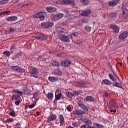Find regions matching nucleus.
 <instances>
[{
	"mask_svg": "<svg viewBox=\"0 0 128 128\" xmlns=\"http://www.w3.org/2000/svg\"><path fill=\"white\" fill-rule=\"evenodd\" d=\"M90 14H92V11H90V10L88 9L84 10H82L81 16H88Z\"/></svg>",
	"mask_w": 128,
	"mask_h": 128,
	"instance_id": "4468645a",
	"label": "nucleus"
},
{
	"mask_svg": "<svg viewBox=\"0 0 128 128\" xmlns=\"http://www.w3.org/2000/svg\"><path fill=\"white\" fill-rule=\"evenodd\" d=\"M51 18L52 20L56 21V20H58V16L56 14H52L51 16Z\"/></svg>",
	"mask_w": 128,
	"mask_h": 128,
	"instance_id": "c756f323",
	"label": "nucleus"
},
{
	"mask_svg": "<svg viewBox=\"0 0 128 128\" xmlns=\"http://www.w3.org/2000/svg\"><path fill=\"white\" fill-rule=\"evenodd\" d=\"M21 56L22 55H20V54H16L15 55L12 56V59L13 60H16L18 58H20Z\"/></svg>",
	"mask_w": 128,
	"mask_h": 128,
	"instance_id": "b1692460",
	"label": "nucleus"
},
{
	"mask_svg": "<svg viewBox=\"0 0 128 128\" xmlns=\"http://www.w3.org/2000/svg\"><path fill=\"white\" fill-rule=\"evenodd\" d=\"M80 108L84 110V111L81 112V114H84L85 113V112H88V108L86 106V105H84V104H81Z\"/></svg>",
	"mask_w": 128,
	"mask_h": 128,
	"instance_id": "6ab92c4d",
	"label": "nucleus"
},
{
	"mask_svg": "<svg viewBox=\"0 0 128 128\" xmlns=\"http://www.w3.org/2000/svg\"><path fill=\"white\" fill-rule=\"evenodd\" d=\"M114 86H117V88H120V84L116 82V84H112Z\"/></svg>",
	"mask_w": 128,
	"mask_h": 128,
	"instance_id": "3c124183",
	"label": "nucleus"
},
{
	"mask_svg": "<svg viewBox=\"0 0 128 128\" xmlns=\"http://www.w3.org/2000/svg\"><path fill=\"white\" fill-rule=\"evenodd\" d=\"M128 36V32H124L119 36L120 40H124Z\"/></svg>",
	"mask_w": 128,
	"mask_h": 128,
	"instance_id": "a211bd4d",
	"label": "nucleus"
},
{
	"mask_svg": "<svg viewBox=\"0 0 128 128\" xmlns=\"http://www.w3.org/2000/svg\"><path fill=\"white\" fill-rule=\"evenodd\" d=\"M82 2L84 4V6H86L88 4V0H81Z\"/></svg>",
	"mask_w": 128,
	"mask_h": 128,
	"instance_id": "49530a36",
	"label": "nucleus"
},
{
	"mask_svg": "<svg viewBox=\"0 0 128 128\" xmlns=\"http://www.w3.org/2000/svg\"><path fill=\"white\" fill-rule=\"evenodd\" d=\"M52 26H54V23L52 22H44L41 24L42 28H52Z\"/></svg>",
	"mask_w": 128,
	"mask_h": 128,
	"instance_id": "0eeeda50",
	"label": "nucleus"
},
{
	"mask_svg": "<svg viewBox=\"0 0 128 128\" xmlns=\"http://www.w3.org/2000/svg\"><path fill=\"white\" fill-rule=\"evenodd\" d=\"M110 16L111 18H116V12L111 13L110 14Z\"/></svg>",
	"mask_w": 128,
	"mask_h": 128,
	"instance_id": "09e8293b",
	"label": "nucleus"
},
{
	"mask_svg": "<svg viewBox=\"0 0 128 128\" xmlns=\"http://www.w3.org/2000/svg\"><path fill=\"white\" fill-rule=\"evenodd\" d=\"M16 20H18V17L16 16H11L6 18V20H7V22H16Z\"/></svg>",
	"mask_w": 128,
	"mask_h": 128,
	"instance_id": "2eb2a0df",
	"label": "nucleus"
},
{
	"mask_svg": "<svg viewBox=\"0 0 128 128\" xmlns=\"http://www.w3.org/2000/svg\"><path fill=\"white\" fill-rule=\"evenodd\" d=\"M55 98L56 100H60V98H62V93H59L58 94H56Z\"/></svg>",
	"mask_w": 128,
	"mask_h": 128,
	"instance_id": "7c9ffc66",
	"label": "nucleus"
},
{
	"mask_svg": "<svg viewBox=\"0 0 128 128\" xmlns=\"http://www.w3.org/2000/svg\"><path fill=\"white\" fill-rule=\"evenodd\" d=\"M46 96H47L48 100H52V96H53L52 93L48 92V94H47Z\"/></svg>",
	"mask_w": 128,
	"mask_h": 128,
	"instance_id": "c85d7f7f",
	"label": "nucleus"
},
{
	"mask_svg": "<svg viewBox=\"0 0 128 128\" xmlns=\"http://www.w3.org/2000/svg\"><path fill=\"white\" fill-rule=\"evenodd\" d=\"M66 96H67L68 98H72L74 96V94L70 92H66Z\"/></svg>",
	"mask_w": 128,
	"mask_h": 128,
	"instance_id": "a878e982",
	"label": "nucleus"
},
{
	"mask_svg": "<svg viewBox=\"0 0 128 128\" xmlns=\"http://www.w3.org/2000/svg\"><path fill=\"white\" fill-rule=\"evenodd\" d=\"M13 92L17 94H13L11 97L12 100H18V98H20L21 96H22V92L20 90L18 89L14 88L12 90Z\"/></svg>",
	"mask_w": 128,
	"mask_h": 128,
	"instance_id": "f03ea898",
	"label": "nucleus"
},
{
	"mask_svg": "<svg viewBox=\"0 0 128 128\" xmlns=\"http://www.w3.org/2000/svg\"><path fill=\"white\" fill-rule=\"evenodd\" d=\"M66 110L68 112H72V108H70V106H66Z\"/></svg>",
	"mask_w": 128,
	"mask_h": 128,
	"instance_id": "603ef678",
	"label": "nucleus"
},
{
	"mask_svg": "<svg viewBox=\"0 0 128 128\" xmlns=\"http://www.w3.org/2000/svg\"><path fill=\"white\" fill-rule=\"evenodd\" d=\"M24 94H27V96H28L30 94V89L26 88L24 90Z\"/></svg>",
	"mask_w": 128,
	"mask_h": 128,
	"instance_id": "72a5a7b5",
	"label": "nucleus"
},
{
	"mask_svg": "<svg viewBox=\"0 0 128 128\" xmlns=\"http://www.w3.org/2000/svg\"><path fill=\"white\" fill-rule=\"evenodd\" d=\"M28 3H27L26 4H23L22 6V8H24V6H28Z\"/></svg>",
	"mask_w": 128,
	"mask_h": 128,
	"instance_id": "69168bd1",
	"label": "nucleus"
},
{
	"mask_svg": "<svg viewBox=\"0 0 128 128\" xmlns=\"http://www.w3.org/2000/svg\"><path fill=\"white\" fill-rule=\"evenodd\" d=\"M33 18H39L40 20H44V12H39L36 13L33 15Z\"/></svg>",
	"mask_w": 128,
	"mask_h": 128,
	"instance_id": "423d86ee",
	"label": "nucleus"
},
{
	"mask_svg": "<svg viewBox=\"0 0 128 128\" xmlns=\"http://www.w3.org/2000/svg\"><path fill=\"white\" fill-rule=\"evenodd\" d=\"M14 28H10L8 30V34H13V32H14Z\"/></svg>",
	"mask_w": 128,
	"mask_h": 128,
	"instance_id": "473e14b6",
	"label": "nucleus"
},
{
	"mask_svg": "<svg viewBox=\"0 0 128 128\" xmlns=\"http://www.w3.org/2000/svg\"><path fill=\"white\" fill-rule=\"evenodd\" d=\"M54 74L56 76H60V74H62V72L58 70H55Z\"/></svg>",
	"mask_w": 128,
	"mask_h": 128,
	"instance_id": "a19ab883",
	"label": "nucleus"
},
{
	"mask_svg": "<svg viewBox=\"0 0 128 128\" xmlns=\"http://www.w3.org/2000/svg\"><path fill=\"white\" fill-rule=\"evenodd\" d=\"M3 54H6V56L7 57H8V56H10V51L6 50V51H4V52H3Z\"/></svg>",
	"mask_w": 128,
	"mask_h": 128,
	"instance_id": "4c0bfd02",
	"label": "nucleus"
},
{
	"mask_svg": "<svg viewBox=\"0 0 128 128\" xmlns=\"http://www.w3.org/2000/svg\"><path fill=\"white\" fill-rule=\"evenodd\" d=\"M122 8H124L122 11V16L126 20H128V4H125L122 6Z\"/></svg>",
	"mask_w": 128,
	"mask_h": 128,
	"instance_id": "20e7f679",
	"label": "nucleus"
},
{
	"mask_svg": "<svg viewBox=\"0 0 128 128\" xmlns=\"http://www.w3.org/2000/svg\"><path fill=\"white\" fill-rule=\"evenodd\" d=\"M82 120V122H86V124H87L88 125H82V126H81V128H88V126H90V124H92V121H90V120H86V118L83 119V120Z\"/></svg>",
	"mask_w": 128,
	"mask_h": 128,
	"instance_id": "6e6552de",
	"label": "nucleus"
},
{
	"mask_svg": "<svg viewBox=\"0 0 128 128\" xmlns=\"http://www.w3.org/2000/svg\"><path fill=\"white\" fill-rule=\"evenodd\" d=\"M46 10L48 12H56L58 10V9L56 7L53 6L46 7Z\"/></svg>",
	"mask_w": 128,
	"mask_h": 128,
	"instance_id": "9b49d317",
	"label": "nucleus"
},
{
	"mask_svg": "<svg viewBox=\"0 0 128 128\" xmlns=\"http://www.w3.org/2000/svg\"><path fill=\"white\" fill-rule=\"evenodd\" d=\"M19 66H12L11 68L13 70H16V72H18V70Z\"/></svg>",
	"mask_w": 128,
	"mask_h": 128,
	"instance_id": "37998d69",
	"label": "nucleus"
},
{
	"mask_svg": "<svg viewBox=\"0 0 128 128\" xmlns=\"http://www.w3.org/2000/svg\"><path fill=\"white\" fill-rule=\"evenodd\" d=\"M30 74L32 78H38V70L36 68H32L30 71Z\"/></svg>",
	"mask_w": 128,
	"mask_h": 128,
	"instance_id": "7ed1b4c3",
	"label": "nucleus"
},
{
	"mask_svg": "<svg viewBox=\"0 0 128 128\" xmlns=\"http://www.w3.org/2000/svg\"><path fill=\"white\" fill-rule=\"evenodd\" d=\"M14 50H16V44H13L10 48V52H14Z\"/></svg>",
	"mask_w": 128,
	"mask_h": 128,
	"instance_id": "79ce46f5",
	"label": "nucleus"
},
{
	"mask_svg": "<svg viewBox=\"0 0 128 128\" xmlns=\"http://www.w3.org/2000/svg\"><path fill=\"white\" fill-rule=\"evenodd\" d=\"M110 112H116V109H114V110H110Z\"/></svg>",
	"mask_w": 128,
	"mask_h": 128,
	"instance_id": "e2e57ef3",
	"label": "nucleus"
},
{
	"mask_svg": "<svg viewBox=\"0 0 128 128\" xmlns=\"http://www.w3.org/2000/svg\"><path fill=\"white\" fill-rule=\"evenodd\" d=\"M73 114H74L75 116H80V110H74Z\"/></svg>",
	"mask_w": 128,
	"mask_h": 128,
	"instance_id": "4be33fe9",
	"label": "nucleus"
},
{
	"mask_svg": "<svg viewBox=\"0 0 128 128\" xmlns=\"http://www.w3.org/2000/svg\"><path fill=\"white\" fill-rule=\"evenodd\" d=\"M72 126H77L76 122H73Z\"/></svg>",
	"mask_w": 128,
	"mask_h": 128,
	"instance_id": "774afa93",
	"label": "nucleus"
},
{
	"mask_svg": "<svg viewBox=\"0 0 128 128\" xmlns=\"http://www.w3.org/2000/svg\"><path fill=\"white\" fill-rule=\"evenodd\" d=\"M56 4H64V0H58L56 2Z\"/></svg>",
	"mask_w": 128,
	"mask_h": 128,
	"instance_id": "2f4dec72",
	"label": "nucleus"
},
{
	"mask_svg": "<svg viewBox=\"0 0 128 128\" xmlns=\"http://www.w3.org/2000/svg\"><path fill=\"white\" fill-rule=\"evenodd\" d=\"M33 38H35L36 40H46L48 37L42 34L37 32L34 34Z\"/></svg>",
	"mask_w": 128,
	"mask_h": 128,
	"instance_id": "39448f33",
	"label": "nucleus"
},
{
	"mask_svg": "<svg viewBox=\"0 0 128 128\" xmlns=\"http://www.w3.org/2000/svg\"><path fill=\"white\" fill-rule=\"evenodd\" d=\"M86 100L90 102H94V98L92 96H88L86 98Z\"/></svg>",
	"mask_w": 128,
	"mask_h": 128,
	"instance_id": "cd10ccee",
	"label": "nucleus"
},
{
	"mask_svg": "<svg viewBox=\"0 0 128 128\" xmlns=\"http://www.w3.org/2000/svg\"><path fill=\"white\" fill-rule=\"evenodd\" d=\"M9 0H0V6H2V4H6L8 2Z\"/></svg>",
	"mask_w": 128,
	"mask_h": 128,
	"instance_id": "e433bc0d",
	"label": "nucleus"
},
{
	"mask_svg": "<svg viewBox=\"0 0 128 128\" xmlns=\"http://www.w3.org/2000/svg\"><path fill=\"white\" fill-rule=\"evenodd\" d=\"M16 126H20V123L19 122L16 123Z\"/></svg>",
	"mask_w": 128,
	"mask_h": 128,
	"instance_id": "338daca9",
	"label": "nucleus"
},
{
	"mask_svg": "<svg viewBox=\"0 0 128 128\" xmlns=\"http://www.w3.org/2000/svg\"><path fill=\"white\" fill-rule=\"evenodd\" d=\"M56 14L57 16V18H58V20L62 18V16H64V14H62V13H58Z\"/></svg>",
	"mask_w": 128,
	"mask_h": 128,
	"instance_id": "58836bf2",
	"label": "nucleus"
},
{
	"mask_svg": "<svg viewBox=\"0 0 128 128\" xmlns=\"http://www.w3.org/2000/svg\"><path fill=\"white\" fill-rule=\"evenodd\" d=\"M106 84L107 86H110L112 84V82L108 80H104L102 82V84Z\"/></svg>",
	"mask_w": 128,
	"mask_h": 128,
	"instance_id": "393cba45",
	"label": "nucleus"
},
{
	"mask_svg": "<svg viewBox=\"0 0 128 128\" xmlns=\"http://www.w3.org/2000/svg\"><path fill=\"white\" fill-rule=\"evenodd\" d=\"M70 64H72V61L70 60H65L63 62H62L61 64V66L64 67L70 66Z\"/></svg>",
	"mask_w": 128,
	"mask_h": 128,
	"instance_id": "f8f14e48",
	"label": "nucleus"
},
{
	"mask_svg": "<svg viewBox=\"0 0 128 128\" xmlns=\"http://www.w3.org/2000/svg\"><path fill=\"white\" fill-rule=\"evenodd\" d=\"M104 95L105 96L108 97V92H105Z\"/></svg>",
	"mask_w": 128,
	"mask_h": 128,
	"instance_id": "0e129e2a",
	"label": "nucleus"
},
{
	"mask_svg": "<svg viewBox=\"0 0 128 128\" xmlns=\"http://www.w3.org/2000/svg\"><path fill=\"white\" fill-rule=\"evenodd\" d=\"M56 32L60 36L62 34H64V32H66V29L62 27H56Z\"/></svg>",
	"mask_w": 128,
	"mask_h": 128,
	"instance_id": "9d476101",
	"label": "nucleus"
},
{
	"mask_svg": "<svg viewBox=\"0 0 128 128\" xmlns=\"http://www.w3.org/2000/svg\"><path fill=\"white\" fill-rule=\"evenodd\" d=\"M59 122L60 124V126H64V115L62 114H60L59 116Z\"/></svg>",
	"mask_w": 128,
	"mask_h": 128,
	"instance_id": "dca6fc26",
	"label": "nucleus"
},
{
	"mask_svg": "<svg viewBox=\"0 0 128 128\" xmlns=\"http://www.w3.org/2000/svg\"><path fill=\"white\" fill-rule=\"evenodd\" d=\"M78 36V32H74V34H72L70 36H59L58 38L62 42H70L69 38H70L72 40H74V38H76V36Z\"/></svg>",
	"mask_w": 128,
	"mask_h": 128,
	"instance_id": "f257e3e1",
	"label": "nucleus"
},
{
	"mask_svg": "<svg viewBox=\"0 0 128 128\" xmlns=\"http://www.w3.org/2000/svg\"><path fill=\"white\" fill-rule=\"evenodd\" d=\"M20 104V100H17V101H16L15 102L16 106H18Z\"/></svg>",
	"mask_w": 128,
	"mask_h": 128,
	"instance_id": "6e6d98bb",
	"label": "nucleus"
},
{
	"mask_svg": "<svg viewBox=\"0 0 128 128\" xmlns=\"http://www.w3.org/2000/svg\"><path fill=\"white\" fill-rule=\"evenodd\" d=\"M85 30H86V32H90V30H92V28H90V27L89 26H86Z\"/></svg>",
	"mask_w": 128,
	"mask_h": 128,
	"instance_id": "de8ad7c7",
	"label": "nucleus"
},
{
	"mask_svg": "<svg viewBox=\"0 0 128 128\" xmlns=\"http://www.w3.org/2000/svg\"><path fill=\"white\" fill-rule=\"evenodd\" d=\"M72 92L74 96H78V94H80V92L78 91V90H73Z\"/></svg>",
	"mask_w": 128,
	"mask_h": 128,
	"instance_id": "c03bdc74",
	"label": "nucleus"
},
{
	"mask_svg": "<svg viewBox=\"0 0 128 128\" xmlns=\"http://www.w3.org/2000/svg\"><path fill=\"white\" fill-rule=\"evenodd\" d=\"M90 83L83 82H81L80 86H82V88H88V86H90Z\"/></svg>",
	"mask_w": 128,
	"mask_h": 128,
	"instance_id": "5701e85b",
	"label": "nucleus"
},
{
	"mask_svg": "<svg viewBox=\"0 0 128 128\" xmlns=\"http://www.w3.org/2000/svg\"><path fill=\"white\" fill-rule=\"evenodd\" d=\"M82 22H84V24H88V20H85L84 18L82 19Z\"/></svg>",
	"mask_w": 128,
	"mask_h": 128,
	"instance_id": "bf43d9fd",
	"label": "nucleus"
},
{
	"mask_svg": "<svg viewBox=\"0 0 128 128\" xmlns=\"http://www.w3.org/2000/svg\"><path fill=\"white\" fill-rule=\"evenodd\" d=\"M117 4H118V0H114L109 2L108 4L110 6H116Z\"/></svg>",
	"mask_w": 128,
	"mask_h": 128,
	"instance_id": "412c9836",
	"label": "nucleus"
},
{
	"mask_svg": "<svg viewBox=\"0 0 128 128\" xmlns=\"http://www.w3.org/2000/svg\"><path fill=\"white\" fill-rule=\"evenodd\" d=\"M97 126H98V128H104L102 125H101L100 124H97Z\"/></svg>",
	"mask_w": 128,
	"mask_h": 128,
	"instance_id": "052dcab7",
	"label": "nucleus"
},
{
	"mask_svg": "<svg viewBox=\"0 0 128 128\" xmlns=\"http://www.w3.org/2000/svg\"><path fill=\"white\" fill-rule=\"evenodd\" d=\"M48 80L51 82H58V78L54 76H49L48 78Z\"/></svg>",
	"mask_w": 128,
	"mask_h": 128,
	"instance_id": "aec40b11",
	"label": "nucleus"
},
{
	"mask_svg": "<svg viewBox=\"0 0 128 128\" xmlns=\"http://www.w3.org/2000/svg\"><path fill=\"white\" fill-rule=\"evenodd\" d=\"M76 126H80V122H76Z\"/></svg>",
	"mask_w": 128,
	"mask_h": 128,
	"instance_id": "680f3d73",
	"label": "nucleus"
},
{
	"mask_svg": "<svg viewBox=\"0 0 128 128\" xmlns=\"http://www.w3.org/2000/svg\"><path fill=\"white\" fill-rule=\"evenodd\" d=\"M18 72H26V70H24V68L18 67Z\"/></svg>",
	"mask_w": 128,
	"mask_h": 128,
	"instance_id": "ea45409f",
	"label": "nucleus"
},
{
	"mask_svg": "<svg viewBox=\"0 0 128 128\" xmlns=\"http://www.w3.org/2000/svg\"><path fill=\"white\" fill-rule=\"evenodd\" d=\"M109 77L112 80H113V82H116V78H114V75H112V74H109Z\"/></svg>",
	"mask_w": 128,
	"mask_h": 128,
	"instance_id": "f704fd0d",
	"label": "nucleus"
},
{
	"mask_svg": "<svg viewBox=\"0 0 128 128\" xmlns=\"http://www.w3.org/2000/svg\"><path fill=\"white\" fill-rule=\"evenodd\" d=\"M32 98H38V92H34L33 94H32Z\"/></svg>",
	"mask_w": 128,
	"mask_h": 128,
	"instance_id": "a18cd8bd",
	"label": "nucleus"
},
{
	"mask_svg": "<svg viewBox=\"0 0 128 128\" xmlns=\"http://www.w3.org/2000/svg\"><path fill=\"white\" fill-rule=\"evenodd\" d=\"M64 4H72L74 6V0H64Z\"/></svg>",
	"mask_w": 128,
	"mask_h": 128,
	"instance_id": "f3484780",
	"label": "nucleus"
},
{
	"mask_svg": "<svg viewBox=\"0 0 128 128\" xmlns=\"http://www.w3.org/2000/svg\"><path fill=\"white\" fill-rule=\"evenodd\" d=\"M10 13V11L7 10V11H4L0 12V16H2L4 14H8Z\"/></svg>",
	"mask_w": 128,
	"mask_h": 128,
	"instance_id": "c9c22d12",
	"label": "nucleus"
},
{
	"mask_svg": "<svg viewBox=\"0 0 128 128\" xmlns=\"http://www.w3.org/2000/svg\"><path fill=\"white\" fill-rule=\"evenodd\" d=\"M34 104H32L31 105L29 106V108H34Z\"/></svg>",
	"mask_w": 128,
	"mask_h": 128,
	"instance_id": "13d9d810",
	"label": "nucleus"
},
{
	"mask_svg": "<svg viewBox=\"0 0 128 128\" xmlns=\"http://www.w3.org/2000/svg\"><path fill=\"white\" fill-rule=\"evenodd\" d=\"M109 104L112 106H114L115 108H118V106L114 102L112 101V100H110L109 101Z\"/></svg>",
	"mask_w": 128,
	"mask_h": 128,
	"instance_id": "bb28decb",
	"label": "nucleus"
},
{
	"mask_svg": "<svg viewBox=\"0 0 128 128\" xmlns=\"http://www.w3.org/2000/svg\"><path fill=\"white\" fill-rule=\"evenodd\" d=\"M66 16H70V14H70V12L67 10L66 12Z\"/></svg>",
	"mask_w": 128,
	"mask_h": 128,
	"instance_id": "5fc2aeb1",
	"label": "nucleus"
},
{
	"mask_svg": "<svg viewBox=\"0 0 128 128\" xmlns=\"http://www.w3.org/2000/svg\"><path fill=\"white\" fill-rule=\"evenodd\" d=\"M52 64L54 66H60V64L57 62H54Z\"/></svg>",
	"mask_w": 128,
	"mask_h": 128,
	"instance_id": "8fccbe9b",
	"label": "nucleus"
},
{
	"mask_svg": "<svg viewBox=\"0 0 128 128\" xmlns=\"http://www.w3.org/2000/svg\"><path fill=\"white\" fill-rule=\"evenodd\" d=\"M110 28H112V30H113L114 32H120V28L116 25L112 24H110Z\"/></svg>",
	"mask_w": 128,
	"mask_h": 128,
	"instance_id": "ddd939ff",
	"label": "nucleus"
},
{
	"mask_svg": "<svg viewBox=\"0 0 128 128\" xmlns=\"http://www.w3.org/2000/svg\"><path fill=\"white\" fill-rule=\"evenodd\" d=\"M56 120V115L54 114H50L47 118V122H54Z\"/></svg>",
	"mask_w": 128,
	"mask_h": 128,
	"instance_id": "1a4fd4ad",
	"label": "nucleus"
},
{
	"mask_svg": "<svg viewBox=\"0 0 128 128\" xmlns=\"http://www.w3.org/2000/svg\"><path fill=\"white\" fill-rule=\"evenodd\" d=\"M9 114L11 116H14L15 114H16V112H10L9 113Z\"/></svg>",
	"mask_w": 128,
	"mask_h": 128,
	"instance_id": "864d4df0",
	"label": "nucleus"
},
{
	"mask_svg": "<svg viewBox=\"0 0 128 128\" xmlns=\"http://www.w3.org/2000/svg\"><path fill=\"white\" fill-rule=\"evenodd\" d=\"M7 122H12V119L10 118L6 120Z\"/></svg>",
	"mask_w": 128,
	"mask_h": 128,
	"instance_id": "4d7b16f0",
	"label": "nucleus"
}]
</instances>
